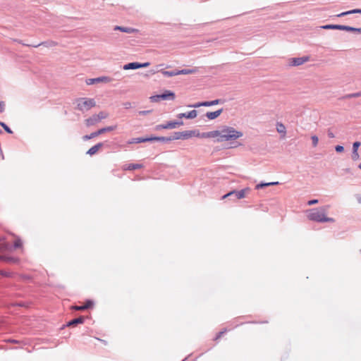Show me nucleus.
<instances>
[{
    "mask_svg": "<svg viewBox=\"0 0 361 361\" xmlns=\"http://www.w3.org/2000/svg\"><path fill=\"white\" fill-rule=\"evenodd\" d=\"M84 320H85V317L81 316V317L75 318V319L69 321L67 323L66 326H75L79 324H82L84 322Z\"/></svg>",
    "mask_w": 361,
    "mask_h": 361,
    "instance_id": "13",
    "label": "nucleus"
},
{
    "mask_svg": "<svg viewBox=\"0 0 361 361\" xmlns=\"http://www.w3.org/2000/svg\"><path fill=\"white\" fill-rule=\"evenodd\" d=\"M176 97L175 93L170 90H165L162 94L152 96L150 100L152 102H159L162 100H173Z\"/></svg>",
    "mask_w": 361,
    "mask_h": 361,
    "instance_id": "4",
    "label": "nucleus"
},
{
    "mask_svg": "<svg viewBox=\"0 0 361 361\" xmlns=\"http://www.w3.org/2000/svg\"><path fill=\"white\" fill-rule=\"evenodd\" d=\"M159 71H160L166 77H173V76L179 75L178 70H173V71H164V70L161 69V70H159Z\"/></svg>",
    "mask_w": 361,
    "mask_h": 361,
    "instance_id": "22",
    "label": "nucleus"
},
{
    "mask_svg": "<svg viewBox=\"0 0 361 361\" xmlns=\"http://www.w3.org/2000/svg\"><path fill=\"white\" fill-rule=\"evenodd\" d=\"M267 186H269V183H261L259 184H257L256 185L255 188L257 190H259V189L267 187Z\"/></svg>",
    "mask_w": 361,
    "mask_h": 361,
    "instance_id": "32",
    "label": "nucleus"
},
{
    "mask_svg": "<svg viewBox=\"0 0 361 361\" xmlns=\"http://www.w3.org/2000/svg\"><path fill=\"white\" fill-rule=\"evenodd\" d=\"M327 135H328L329 137H330V138L335 137L334 133L330 129L328 130Z\"/></svg>",
    "mask_w": 361,
    "mask_h": 361,
    "instance_id": "42",
    "label": "nucleus"
},
{
    "mask_svg": "<svg viewBox=\"0 0 361 361\" xmlns=\"http://www.w3.org/2000/svg\"><path fill=\"white\" fill-rule=\"evenodd\" d=\"M269 186L270 185H279V182H269Z\"/></svg>",
    "mask_w": 361,
    "mask_h": 361,
    "instance_id": "52",
    "label": "nucleus"
},
{
    "mask_svg": "<svg viewBox=\"0 0 361 361\" xmlns=\"http://www.w3.org/2000/svg\"><path fill=\"white\" fill-rule=\"evenodd\" d=\"M352 13L353 14L354 13H361V9H360V8L353 9Z\"/></svg>",
    "mask_w": 361,
    "mask_h": 361,
    "instance_id": "49",
    "label": "nucleus"
},
{
    "mask_svg": "<svg viewBox=\"0 0 361 361\" xmlns=\"http://www.w3.org/2000/svg\"><path fill=\"white\" fill-rule=\"evenodd\" d=\"M114 30H119L123 32L126 33H134L136 32L137 30L133 27H122L116 25L114 27Z\"/></svg>",
    "mask_w": 361,
    "mask_h": 361,
    "instance_id": "15",
    "label": "nucleus"
},
{
    "mask_svg": "<svg viewBox=\"0 0 361 361\" xmlns=\"http://www.w3.org/2000/svg\"><path fill=\"white\" fill-rule=\"evenodd\" d=\"M350 14H353L352 13V10L341 13L336 15V16L337 17H343V16H348V15H350Z\"/></svg>",
    "mask_w": 361,
    "mask_h": 361,
    "instance_id": "33",
    "label": "nucleus"
},
{
    "mask_svg": "<svg viewBox=\"0 0 361 361\" xmlns=\"http://www.w3.org/2000/svg\"><path fill=\"white\" fill-rule=\"evenodd\" d=\"M141 168H142V165L140 164H126L123 166L124 170H129V171L136 170V169H139Z\"/></svg>",
    "mask_w": 361,
    "mask_h": 361,
    "instance_id": "21",
    "label": "nucleus"
},
{
    "mask_svg": "<svg viewBox=\"0 0 361 361\" xmlns=\"http://www.w3.org/2000/svg\"><path fill=\"white\" fill-rule=\"evenodd\" d=\"M309 59V56L291 58L289 60V65L291 66H298L308 61Z\"/></svg>",
    "mask_w": 361,
    "mask_h": 361,
    "instance_id": "7",
    "label": "nucleus"
},
{
    "mask_svg": "<svg viewBox=\"0 0 361 361\" xmlns=\"http://www.w3.org/2000/svg\"><path fill=\"white\" fill-rule=\"evenodd\" d=\"M116 128V126L102 128L98 130L97 131L92 132V138L97 137L99 135L103 134L104 133L111 132L112 130H114Z\"/></svg>",
    "mask_w": 361,
    "mask_h": 361,
    "instance_id": "10",
    "label": "nucleus"
},
{
    "mask_svg": "<svg viewBox=\"0 0 361 361\" xmlns=\"http://www.w3.org/2000/svg\"><path fill=\"white\" fill-rule=\"evenodd\" d=\"M86 154H91V152H90V149H89L87 152H86Z\"/></svg>",
    "mask_w": 361,
    "mask_h": 361,
    "instance_id": "56",
    "label": "nucleus"
},
{
    "mask_svg": "<svg viewBox=\"0 0 361 361\" xmlns=\"http://www.w3.org/2000/svg\"><path fill=\"white\" fill-rule=\"evenodd\" d=\"M152 112V110L140 111H139L140 115L145 116Z\"/></svg>",
    "mask_w": 361,
    "mask_h": 361,
    "instance_id": "39",
    "label": "nucleus"
},
{
    "mask_svg": "<svg viewBox=\"0 0 361 361\" xmlns=\"http://www.w3.org/2000/svg\"><path fill=\"white\" fill-rule=\"evenodd\" d=\"M250 188H245L240 190H233L226 193V195L221 197V200H224L226 198H230V200H240L244 198L246 196V194L250 192Z\"/></svg>",
    "mask_w": 361,
    "mask_h": 361,
    "instance_id": "3",
    "label": "nucleus"
},
{
    "mask_svg": "<svg viewBox=\"0 0 361 361\" xmlns=\"http://www.w3.org/2000/svg\"><path fill=\"white\" fill-rule=\"evenodd\" d=\"M183 124V121H169L166 123V129H173Z\"/></svg>",
    "mask_w": 361,
    "mask_h": 361,
    "instance_id": "20",
    "label": "nucleus"
},
{
    "mask_svg": "<svg viewBox=\"0 0 361 361\" xmlns=\"http://www.w3.org/2000/svg\"><path fill=\"white\" fill-rule=\"evenodd\" d=\"M202 106H210L211 105V101H207V102H202Z\"/></svg>",
    "mask_w": 361,
    "mask_h": 361,
    "instance_id": "46",
    "label": "nucleus"
},
{
    "mask_svg": "<svg viewBox=\"0 0 361 361\" xmlns=\"http://www.w3.org/2000/svg\"><path fill=\"white\" fill-rule=\"evenodd\" d=\"M311 140H312V146L314 147H316L318 145V142H319V138L317 135H312L311 136Z\"/></svg>",
    "mask_w": 361,
    "mask_h": 361,
    "instance_id": "30",
    "label": "nucleus"
},
{
    "mask_svg": "<svg viewBox=\"0 0 361 361\" xmlns=\"http://www.w3.org/2000/svg\"><path fill=\"white\" fill-rule=\"evenodd\" d=\"M78 109L82 111H88L90 109V100L85 98H80L77 99Z\"/></svg>",
    "mask_w": 361,
    "mask_h": 361,
    "instance_id": "6",
    "label": "nucleus"
},
{
    "mask_svg": "<svg viewBox=\"0 0 361 361\" xmlns=\"http://www.w3.org/2000/svg\"><path fill=\"white\" fill-rule=\"evenodd\" d=\"M276 130L279 133L283 134V136L286 135V126L281 123H277Z\"/></svg>",
    "mask_w": 361,
    "mask_h": 361,
    "instance_id": "24",
    "label": "nucleus"
},
{
    "mask_svg": "<svg viewBox=\"0 0 361 361\" xmlns=\"http://www.w3.org/2000/svg\"><path fill=\"white\" fill-rule=\"evenodd\" d=\"M103 142H99L92 147V155L97 153L99 149L103 146Z\"/></svg>",
    "mask_w": 361,
    "mask_h": 361,
    "instance_id": "26",
    "label": "nucleus"
},
{
    "mask_svg": "<svg viewBox=\"0 0 361 361\" xmlns=\"http://www.w3.org/2000/svg\"><path fill=\"white\" fill-rule=\"evenodd\" d=\"M112 80L113 79L110 77L101 76L95 78H92V85L99 82L109 83L111 82Z\"/></svg>",
    "mask_w": 361,
    "mask_h": 361,
    "instance_id": "11",
    "label": "nucleus"
},
{
    "mask_svg": "<svg viewBox=\"0 0 361 361\" xmlns=\"http://www.w3.org/2000/svg\"><path fill=\"white\" fill-rule=\"evenodd\" d=\"M188 106L190 107V108H199L200 106H202V102H197L193 104H189V105H188Z\"/></svg>",
    "mask_w": 361,
    "mask_h": 361,
    "instance_id": "35",
    "label": "nucleus"
},
{
    "mask_svg": "<svg viewBox=\"0 0 361 361\" xmlns=\"http://www.w3.org/2000/svg\"><path fill=\"white\" fill-rule=\"evenodd\" d=\"M0 126L5 130L8 133L12 134L13 131L4 122H0Z\"/></svg>",
    "mask_w": 361,
    "mask_h": 361,
    "instance_id": "28",
    "label": "nucleus"
},
{
    "mask_svg": "<svg viewBox=\"0 0 361 361\" xmlns=\"http://www.w3.org/2000/svg\"><path fill=\"white\" fill-rule=\"evenodd\" d=\"M2 133L1 130L0 129V134Z\"/></svg>",
    "mask_w": 361,
    "mask_h": 361,
    "instance_id": "62",
    "label": "nucleus"
},
{
    "mask_svg": "<svg viewBox=\"0 0 361 361\" xmlns=\"http://www.w3.org/2000/svg\"><path fill=\"white\" fill-rule=\"evenodd\" d=\"M90 307V299H87L85 301V304L84 305H75L71 308L74 310H83Z\"/></svg>",
    "mask_w": 361,
    "mask_h": 361,
    "instance_id": "18",
    "label": "nucleus"
},
{
    "mask_svg": "<svg viewBox=\"0 0 361 361\" xmlns=\"http://www.w3.org/2000/svg\"><path fill=\"white\" fill-rule=\"evenodd\" d=\"M151 142L150 137L132 138L131 140H130L128 141V143L134 144V143H141V142Z\"/></svg>",
    "mask_w": 361,
    "mask_h": 361,
    "instance_id": "17",
    "label": "nucleus"
},
{
    "mask_svg": "<svg viewBox=\"0 0 361 361\" xmlns=\"http://www.w3.org/2000/svg\"><path fill=\"white\" fill-rule=\"evenodd\" d=\"M329 208V206H324L312 209L307 216L308 219L317 222H334V219L326 216Z\"/></svg>",
    "mask_w": 361,
    "mask_h": 361,
    "instance_id": "2",
    "label": "nucleus"
},
{
    "mask_svg": "<svg viewBox=\"0 0 361 361\" xmlns=\"http://www.w3.org/2000/svg\"><path fill=\"white\" fill-rule=\"evenodd\" d=\"M12 342H13V343H18V341H16V340L12 341Z\"/></svg>",
    "mask_w": 361,
    "mask_h": 361,
    "instance_id": "59",
    "label": "nucleus"
},
{
    "mask_svg": "<svg viewBox=\"0 0 361 361\" xmlns=\"http://www.w3.org/2000/svg\"><path fill=\"white\" fill-rule=\"evenodd\" d=\"M219 137L216 140L217 142L235 140L243 135L242 132L230 126H224L221 130H219Z\"/></svg>",
    "mask_w": 361,
    "mask_h": 361,
    "instance_id": "1",
    "label": "nucleus"
},
{
    "mask_svg": "<svg viewBox=\"0 0 361 361\" xmlns=\"http://www.w3.org/2000/svg\"><path fill=\"white\" fill-rule=\"evenodd\" d=\"M199 71V68L194 67L190 69H182L178 70L179 75H188V74H195L197 73Z\"/></svg>",
    "mask_w": 361,
    "mask_h": 361,
    "instance_id": "16",
    "label": "nucleus"
},
{
    "mask_svg": "<svg viewBox=\"0 0 361 361\" xmlns=\"http://www.w3.org/2000/svg\"><path fill=\"white\" fill-rule=\"evenodd\" d=\"M361 97V92L345 94L343 98V99H350V98H355V97Z\"/></svg>",
    "mask_w": 361,
    "mask_h": 361,
    "instance_id": "25",
    "label": "nucleus"
},
{
    "mask_svg": "<svg viewBox=\"0 0 361 361\" xmlns=\"http://www.w3.org/2000/svg\"><path fill=\"white\" fill-rule=\"evenodd\" d=\"M352 32H358V33L361 34V27L360 28H356V27H353Z\"/></svg>",
    "mask_w": 361,
    "mask_h": 361,
    "instance_id": "48",
    "label": "nucleus"
},
{
    "mask_svg": "<svg viewBox=\"0 0 361 361\" xmlns=\"http://www.w3.org/2000/svg\"><path fill=\"white\" fill-rule=\"evenodd\" d=\"M358 167L361 170V163L359 164Z\"/></svg>",
    "mask_w": 361,
    "mask_h": 361,
    "instance_id": "58",
    "label": "nucleus"
},
{
    "mask_svg": "<svg viewBox=\"0 0 361 361\" xmlns=\"http://www.w3.org/2000/svg\"><path fill=\"white\" fill-rule=\"evenodd\" d=\"M109 114L106 111H100L98 114L92 116V124L99 122L101 120L107 118Z\"/></svg>",
    "mask_w": 361,
    "mask_h": 361,
    "instance_id": "9",
    "label": "nucleus"
},
{
    "mask_svg": "<svg viewBox=\"0 0 361 361\" xmlns=\"http://www.w3.org/2000/svg\"><path fill=\"white\" fill-rule=\"evenodd\" d=\"M86 83H87V85H90V79H87V80H86Z\"/></svg>",
    "mask_w": 361,
    "mask_h": 361,
    "instance_id": "54",
    "label": "nucleus"
},
{
    "mask_svg": "<svg viewBox=\"0 0 361 361\" xmlns=\"http://www.w3.org/2000/svg\"><path fill=\"white\" fill-rule=\"evenodd\" d=\"M224 332H225L224 331H219V332L216 334V337L214 338V340H215V341H217L218 339H219V338L223 336V334H224Z\"/></svg>",
    "mask_w": 361,
    "mask_h": 361,
    "instance_id": "40",
    "label": "nucleus"
},
{
    "mask_svg": "<svg viewBox=\"0 0 361 361\" xmlns=\"http://www.w3.org/2000/svg\"><path fill=\"white\" fill-rule=\"evenodd\" d=\"M150 140L152 141H161L164 142H168L172 141V135L169 137H150Z\"/></svg>",
    "mask_w": 361,
    "mask_h": 361,
    "instance_id": "19",
    "label": "nucleus"
},
{
    "mask_svg": "<svg viewBox=\"0 0 361 361\" xmlns=\"http://www.w3.org/2000/svg\"><path fill=\"white\" fill-rule=\"evenodd\" d=\"M223 102H224V100H222V99H215V100L211 101V105L212 106L216 105L219 104H222Z\"/></svg>",
    "mask_w": 361,
    "mask_h": 361,
    "instance_id": "37",
    "label": "nucleus"
},
{
    "mask_svg": "<svg viewBox=\"0 0 361 361\" xmlns=\"http://www.w3.org/2000/svg\"><path fill=\"white\" fill-rule=\"evenodd\" d=\"M359 158H360V156H359L358 152H352V159L353 161H357L359 159Z\"/></svg>",
    "mask_w": 361,
    "mask_h": 361,
    "instance_id": "34",
    "label": "nucleus"
},
{
    "mask_svg": "<svg viewBox=\"0 0 361 361\" xmlns=\"http://www.w3.org/2000/svg\"><path fill=\"white\" fill-rule=\"evenodd\" d=\"M317 203H318V200L314 199L308 201L307 204L310 206Z\"/></svg>",
    "mask_w": 361,
    "mask_h": 361,
    "instance_id": "43",
    "label": "nucleus"
},
{
    "mask_svg": "<svg viewBox=\"0 0 361 361\" xmlns=\"http://www.w3.org/2000/svg\"><path fill=\"white\" fill-rule=\"evenodd\" d=\"M361 143L360 142H355L353 144V152H357L359 147L360 146Z\"/></svg>",
    "mask_w": 361,
    "mask_h": 361,
    "instance_id": "31",
    "label": "nucleus"
},
{
    "mask_svg": "<svg viewBox=\"0 0 361 361\" xmlns=\"http://www.w3.org/2000/svg\"><path fill=\"white\" fill-rule=\"evenodd\" d=\"M85 123H86V125L87 126H90V118H87L85 119Z\"/></svg>",
    "mask_w": 361,
    "mask_h": 361,
    "instance_id": "51",
    "label": "nucleus"
},
{
    "mask_svg": "<svg viewBox=\"0 0 361 361\" xmlns=\"http://www.w3.org/2000/svg\"><path fill=\"white\" fill-rule=\"evenodd\" d=\"M94 106V103H93V102L92 101L91 106Z\"/></svg>",
    "mask_w": 361,
    "mask_h": 361,
    "instance_id": "57",
    "label": "nucleus"
},
{
    "mask_svg": "<svg viewBox=\"0 0 361 361\" xmlns=\"http://www.w3.org/2000/svg\"><path fill=\"white\" fill-rule=\"evenodd\" d=\"M157 130L166 129V124H161L156 126Z\"/></svg>",
    "mask_w": 361,
    "mask_h": 361,
    "instance_id": "44",
    "label": "nucleus"
},
{
    "mask_svg": "<svg viewBox=\"0 0 361 361\" xmlns=\"http://www.w3.org/2000/svg\"><path fill=\"white\" fill-rule=\"evenodd\" d=\"M82 140L84 141H86V140H90V135H85L82 137Z\"/></svg>",
    "mask_w": 361,
    "mask_h": 361,
    "instance_id": "50",
    "label": "nucleus"
},
{
    "mask_svg": "<svg viewBox=\"0 0 361 361\" xmlns=\"http://www.w3.org/2000/svg\"><path fill=\"white\" fill-rule=\"evenodd\" d=\"M41 44H44V42H42V43L37 44H35V45H32V47H39V46H40Z\"/></svg>",
    "mask_w": 361,
    "mask_h": 361,
    "instance_id": "53",
    "label": "nucleus"
},
{
    "mask_svg": "<svg viewBox=\"0 0 361 361\" xmlns=\"http://www.w3.org/2000/svg\"><path fill=\"white\" fill-rule=\"evenodd\" d=\"M5 110V104L4 102H0V113L4 112Z\"/></svg>",
    "mask_w": 361,
    "mask_h": 361,
    "instance_id": "41",
    "label": "nucleus"
},
{
    "mask_svg": "<svg viewBox=\"0 0 361 361\" xmlns=\"http://www.w3.org/2000/svg\"><path fill=\"white\" fill-rule=\"evenodd\" d=\"M337 30L352 32L353 27L343 25H337Z\"/></svg>",
    "mask_w": 361,
    "mask_h": 361,
    "instance_id": "27",
    "label": "nucleus"
},
{
    "mask_svg": "<svg viewBox=\"0 0 361 361\" xmlns=\"http://www.w3.org/2000/svg\"><path fill=\"white\" fill-rule=\"evenodd\" d=\"M321 27L324 30H337V25H325Z\"/></svg>",
    "mask_w": 361,
    "mask_h": 361,
    "instance_id": "29",
    "label": "nucleus"
},
{
    "mask_svg": "<svg viewBox=\"0 0 361 361\" xmlns=\"http://www.w3.org/2000/svg\"><path fill=\"white\" fill-rule=\"evenodd\" d=\"M335 150L337 152H343L344 151V147L341 145H336L335 147Z\"/></svg>",
    "mask_w": 361,
    "mask_h": 361,
    "instance_id": "38",
    "label": "nucleus"
},
{
    "mask_svg": "<svg viewBox=\"0 0 361 361\" xmlns=\"http://www.w3.org/2000/svg\"><path fill=\"white\" fill-rule=\"evenodd\" d=\"M123 106H124L125 109H130L131 107V103L128 102H125L123 104Z\"/></svg>",
    "mask_w": 361,
    "mask_h": 361,
    "instance_id": "47",
    "label": "nucleus"
},
{
    "mask_svg": "<svg viewBox=\"0 0 361 361\" xmlns=\"http://www.w3.org/2000/svg\"><path fill=\"white\" fill-rule=\"evenodd\" d=\"M93 302L92 301V303H91V305H92V308L93 307Z\"/></svg>",
    "mask_w": 361,
    "mask_h": 361,
    "instance_id": "60",
    "label": "nucleus"
},
{
    "mask_svg": "<svg viewBox=\"0 0 361 361\" xmlns=\"http://www.w3.org/2000/svg\"><path fill=\"white\" fill-rule=\"evenodd\" d=\"M196 135L195 130H185L183 132H174L172 135L173 140H188Z\"/></svg>",
    "mask_w": 361,
    "mask_h": 361,
    "instance_id": "5",
    "label": "nucleus"
},
{
    "mask_svg": "<svg viewBox=\"0 0 361 361\" xmlns=\"http://www.w3.org/2000/svg\"><path fill=\"white\" fill-rule=\"evenodd\" d=\"M23 45H25V44H23ZM27 47H29L30 45L29 44H26Z\"/></svg>",
    "mask_w": 361,
    "mask_h": 361,
    "instance_id": "61",
    "label": "nucleus"
},
{
    "mask_svg": "<svg viewBox=\"0 0 361 361\" xmlns=\"http://www.w3.org/2000/svg\"><path fill=\"white\" fill-rule=\"evenodd\" d=\"M123 68L124 70H130V69H137V68H140V65H139V63L138 62H132V63H128L127 64H125L123 66Z\"/></svg>",
    "mask_w": 361,
    "mask_h": 361,
    "instance_id": "23",
    "label": "nucleus"
},
{
    "mask_svg": "<svg viewBox=\"0 0 361 361\" xmlns=\"http://www.w3.org/2000/svg\"><path fill=\"white\" fill-rule=\"evenodd\" d=\"M197 116V112L196 110H192L188 113H181L178 115L179 118H185L188 119H192L196 118Z\"/></svg>",
    "mask_w": 361,
    "mask_h": 361,
    "instance_id": "12",
    "label": "nucleus"
},
{
    "mask_svg": "<svg viewBox=\"0 0 361 361\" xmlns=\"http://www.w3.org/2000/svg\"><path fill=\"white\" fill-rule=\"evenodd\" d=\"M219 130H213L209 132H205L202 133H197L195 135L201 137V138H213L216 137V139L219 137Z\"/></svg>",
    "mask_w": 361,
    "mask_h": 361,
    "instance_id": "8",
    "label": "nucleus"
},
{
    "mask_svg": "<svg viewBox=\"0 0 361 361\" xmlns=\"http://www.w3.org/2000/svg\"><path fill=\"white\" fill-rule=\"evenodd\" d=\"M223 112V109H220L217 111H212V112H207L205 116L209 120H214L219 117L221 113Z\"/></svg>",
    "mask_w": 361,
    "mask_h": 361,
    "instance_id": "14",
    "label": "nucleus"
},
{
    "mask_svg": "<svg viewBox=\"0 0 361 361\" xmlns=\"http://www.w3.org/2000/svg\"><path fill=\"white\" fill-rule=\"evenodd\" d=\"M149 62H146V63H139V65H140V68H146V67H148L149 66Z\"/></svg>",
    "mask_w": 361,
    "mask_h": 361,
    "instance_id": "45",
    "label": "nucleus"
},
{
    "mask_svg": "<svg viewBox=\"0 0 361 361\" xmlns=\"http://www.w3.org/2000/svg\"><path fill=\"white\" fill-rule=\"evenodd\" d=\"M21 246H22V242L20 239H18L14 242V247L15 248H19Z\"/></svg>",
    "mask_w": 361,
    "mask_h": 361,
    "instance_id": "36",
    "label": "nucleus"
},
{
    "mask_svg": "<svg viewBox=\"0 0 361 361\" xmlns=\"http://www.w3.org/2000/svg\"><path fill=\"white\" fill-rule=\"evenodd\" d=\"M357 200L359 203H361V197H357Z\"/></svg>",
    "mask_w": 361,
    "mask_h": 361,
    "instance_id": "55",
    "label": "nucleus"
}]
</instances>
